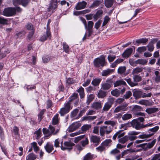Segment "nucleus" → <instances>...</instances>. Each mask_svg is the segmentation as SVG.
<instances>
[{"instance_id":"obj_1","label":"nucleus","mask_w":160,"mask_h":160,"mask_svg":"<svg viewBox=\"0 0 160 160\" xmlns=\"http://www.w3.org/2000/svg\"><path fill=\"white\" fill-rule=\"evenodd\" d=\"M73 106L71 103L68 101L64 103V107L61 108L59 112L61 116H64L69 112L72 108Z\"/></svg>"},{"instance_id":"obj_2","label":"nucleus","mask_w":160,"mask_h":160,"mask_svg":"<svg viewBox=\"0 0 160 160\" xmlns=\"http://www.w3.org/2000/svg\"><path fill=\"white\" fill-rule=\"evenodd\" d=\"M51 22V19H49L48 20L47 25L46 34H43L40 38V40L42 42H44L48 38L49 40H50L51 39L52 35L49 26Z\"/></svg>"},{"instance_id":"obj_3","label":"nucleus","mask_w":160,"mask_h":160,"mask_svg":"<svg viewBox=\"0 0 160 160\" xmlns=\"http://www.w3.org/2000/svg\"><path fill=\"white\" fill-rule=\"evenodd\" d=\"M58 0H51L49 6L48 8V12H51V14L54 13L58 6Z\"/></svg>"},{"instance_id":"obj_4","label":"nucleus","mask_w":160,"mask_h":160,"mask_svg":"<svg viewBox=\"0 0 160 160\" xmlns=\"http://www.w3.org/2000/svg\"><path fill=\"white\" fill-rule=\"evenodd\" d=\"M15 10L14 8H5L3 12V15L6 17H10L15 15Z\"/></svg>"},{"instance_id":"obj_5","label":"nucleus","mask_w":160,"mask_h":160,"mask_svg":"<svg viewBox=\"0 0 160 160\" xmlns=\"http://www.w3.org/2000/svg\"><path fill=\"white\" fill-rule=\"evenodd\" d=\"M94 65L96 68H99L100 66L103 67L105 63V59L104 58H97L93 61Z\"/></svg>"},{"instance_id":"obj_6","label":"nucleus","mask_w":160,"mask_h":160,"mask_svg":"<svg viewBox=\"0 0 160 160\" xmlns=\"http://www.w3.org/2000/svg\"><path fill=\"white\" fill-rule=\"evenodd\" d=\"M114 99L113 98H110L108 99L103 107V110L104 111H108L111 108L112 104L114 103Z\"/></svg>"},{"instance_id":"obj_7","label":"nucleus","mask_w":160,"mask_h":160,"mask_svg":"<svg viewBox=\"0 0 160 160\" xmlns=\"http://www.w3.org/2000/svg\"><path fill=\"white\" fill-rule=\"evenodd\" d=\"M111 80H107V83L102 84L101 88L103 90H108L112 86V82Z\"/></svg>"},{"instance_id":"obj_8","label":"nucleus","mask_w":160,"mask_h":160,"mask_svg":"<svg viewBox=\"0 0 160 160\" xmlns=\"http://www.w3.org/2000/svg\"><path fill=\"white\" fill-rule=\"evenodd\" d=\"M90 141L91 142L95 144L96 146H97L101 142L100 138L96 135H92L90 138Z\"/></svg>"},{"instance_id":"obj_9","label":"nucleus","mask_w":160,"mask_h":160,"mask_svg":"<svg viewBox=\"0 0 160 160\" xmlns=\"http://www.w3.org/2000/svg\"><path fill=\"white\" fill-rule=\"evenodd\" d=\"M81 126V124L80 123L77 122H74L68 128L69 131L72 132L78 129Z\"/></svg>"},{"instance_id":"obj_10","label":"nucleus","mask_w":160,"mask_h":160,"mask_svg":"<svg viewBox=\"0 0 160 160\" xmlns=\"http://www.w3.org/2000/svg\"><path fill=\"white\" fill-rule=\"evenodd\" d=\"M44 148L46 152L49 153L51 152L54 150L53 145L50 142H48Z\"/></svg>"},{"instance_id":"obj_11","label":"nucleus","mask_w":160,"mask_h":160,"mask_svg":"<svg viewBox=\"0 0 160 160\" xmlns=\"http://www.w3.org/2000/svg\"><path fill=\"white\" fill-rule=\"evenodd\" d=\"M87 4V2L84 1L82 2H79L75 7V9L77 10L83 9L86 7Z\"/></svg>"},{"instance_id":"obj_12","label":"nucleus","mask_w":160,"mask_h":160,"mask_svg":"<svg viewBox=\"0 0 160 160\" xmlns=\"http://www.w3.org/2000/svg\"><path fill=\"white\" fill-rule=\"evenodd\" d=\"M148 41V39L145 38H141L137 39L135 42H133V43L134 45L138 46L141 43H143V44L146 43Z\"/></svg>"},{"instance_id":"obj_13","label":"nucleus","mask_w":160,"mask_h":160,"mask_svg":"<svg viewBox=\"0 0 160 160\" xmlns=\"http://www.w3.org/2000/svg\"><path fill=\"white\" fill-rule=\"evenodd\" d=\"M11 133L12 136L18 137L20 136L19 128L17 126H15L11 130Z\"/></svg>"},{"instance_id":"obj_14","label":"nucleus","mask_w":160,"mask_h":160,"mask_svg":"<svg viewBox=\"0 0 160 160\" xmlns=\"http://www.w3.org/2000/svg\"><path fill=\"white\" fill-rule=\"evenodd\" d=\"M148 62V61L145 59H138L134 62H132L131 61H130L129 62L130 65H133V64L135 63L136 64H141L145 65Z\"/></svg>"},{"instance_id":"obj_15","label":"nucleus","mask_w":160,"mask_h":160,"mask_svg":"<svg viewBox=\"0 0 160 160\" xmlns=\"http://www.w3.org/2000/svg\"><path fill=\"white\" fill-rule=\"evenodd\" d=\"M132 52V49L131 48H128L122 54V57L123 58H128L131 54Z\"/></svg>"},{"instance_id":"obj_16","label":"nucleus","mask_w":160,"mask_h":160,"mask_svg":"<svg viewBox=\"0 0 160 160\" xmlns=\"http://www.w3.org/2000/svg\"><path fill=\"white\" fill-rule=\"evenodd\" d=\"M142 92L134 89L133 90V95L136 99L140 98L142 97Z\"/></svg>"},{"instance_id":"obj_17","label":"nucleus","mask_w":160,"mask_h":160,"mask_svg":"<svg viewBox=\"0 0 160 160\" xmlns=\"http://www.w3.org/2000/svg\"><path fill=\"white\" fill-rule=\"evenodd\" d=\"M103 13V10L102 9L98 10L95 14L93 16V18L94 21H97Z\"/></svg>"},{"instance_id":"obj_18","label":"nucleus","mask_w":160,"mask_h":160,"mask_svg":"<svg viewBox=\"0 0 160 160\" xmlns=\"http://www.w3.org/2000/svg\"><path fill=\"white\" fill-rule=\"evenodd\" d=\"M59 114L58 113L56 114L52 119V124L53 125H58L59 123Z\"/></svg>"},{"instance_id":"obj_19","label":"nucleus","mask_w":160,"mask_h":160,"mask_svg":"<svg viewBox=\"0 0 160 160\" xmlns=\"http://www.w3.org/2000/svg\"><path fill=\"white\" fill-rule=\"evenodd\" d=\"M159 111V109L156 108H149L146 109L145 112L148 114L155 113Z\"/></svg>"},{"instance_id":"obj_20","label":"nucleus","mask_w":160,"mask_h":160,"mask_svg":"<svg viewBox=\"0 0 160 160\" xmlns=\"http://www.w3.org/2000/svg\"><path fill=\"white\" fill-rule=\"evenodd\" d=\"M114 69L108 68L106 70H103L102 72V76H106L112 73L114 71Z\"/></svg>"},{"instance_id":"obj_21","label":"nucleus","mask_w":160,"mask_h":160,"mask_svg":"<svg viewBox=\"0 0 160 160\" xmlns=\"http://www.w3.org/2000/svg\"><path fill=\"white\" fill-rule=\"evenodd\" d=\"M92 107L96 110L101 109L102 108L101 103L99 102H94L92 104Z\"/></svg>"},{"instance_id":"obj_22","label":"nucleus","mask_w":160,"mask_h":160,"mask_svg":"<svg viewBox=\"0 0 160 160\" xmlns=\"http://www.w3.org/2000/svg\"><path fill=\"white\" fill-rule=\"evenodd\" d=\"M95 158L94 154H92L90 152H88L83 157V160H92L94 159Z\"/></svg>"},{"instance_id":"obj_23","label":"nucleus","mask_w":160,"mask_h":160,"mask_svg":"<svg viewBox=\"0 0 160 160\" xmlns=\"http://www.w3.org/2000/svg\"><path fill=\"white\" fill-rule=\"evenodd\" d=\"M77 91L79 93L80 98L82 99L84 98L85 93L84 89L81 86Z\"/></svg>"},{"instance_id":"obj_24","label":"nucleus","mask_w":160,"mask_h":160,"mask_svg":"<svg viewBox=\"0 0 160 160\" xmlns=\"http://www.w3.org/2000/svg\"><path fill=\"white\" fill-rule=\"evenodd\" d=\"M135 152V150L134 149H132L131 148L124 150L121 153V157L123 158L125 155L129 153L133 152Z\"/></svg>"},{"instance_id":"obj_25","label":"nucleus","mask_w":160,"mask_h":160,"mask_svg":"<svg viewBox=\"0 0 160 160\" xmlns=\"http://www.w3.org/2000/svg\"><path fill=\"white\" fill-rule=\"evenodd\" d=\"M46 112V110L45 109H42L38 115V120L39 122H40L44 118L43 115Z\"/></svg>"},{"instance_id":"obj_26","label":"nucleus","mask_w":160,"mask_h":160,"mask_svg":"<svg viewBox=\"0 0 160 160\" xmlns=\"http://www.w3.org/2000/svg\"><path fill=\"white\" fill-rule=\"evenodd\" d=\"M102 0H95L90 6V7L91 8H94L98 7L102 3Z\"/></svg>"},{"instance_id":"obj_27","label":"nucleus","mask_w":160,"mask_h":160,"mask_svg":"<svg viewBox=\"0 0 160 160\" xmlns=\"http://www.w3.org/2000/svg\"><path fill=\"white\" fill-rule=\"evenodd\" d=\"M113 0H105V6L108 8L112 7L113 4Z\"/></svg>"},{"instance_id":"obj_28","label":"nucleus","mask_w":160,"mask_h":160,"mask_svg":"<svg viewBox=\"0 0 160 160\" xmlns=\"http://www.w3.org/2000/svg\"><path fill=\"white\" fill-rule=\"evenodd\" d=\"M78 94L74 92L69 98V100L68 102L71 103V102L74 100L77 99L78 98Z\"/></svg>"},{"instance_id":"obj_29","label":"nucleus","mask_w":160,"mask_h":160,"mask_svg":"<svg viewBox=\"0 0 160 160\" xmlns=\"http://www.w3.org/2000/svg\"><path fill=\"white\" fill-rule=\"evenodd\" d=\"M156 142V139H154L152 142H149L148 143H146L147 144L145 147V148H147V150H148V149H150L152 148L155 145Z\"/></svg>"},{"instance_id":"obj_30","label":"nucleus","mask_w":160,"mask_h":160,"mask_svg":"<svg viewBox=\"0 0 160 160\" xmlns=\"http://www.w3.org/2000/svg\"><path fill=\"white\" fill-rule=\"evenodd\" d=\"M126 85L127 84L125 81L123 80H120L117 81L114 83V87H116L120 85Z\"/></svg>"},{"instance_id":"obj_31","label":"nucleus","mask_w":160,"mask_h":160,"mask_svg":"<svg viewBox=\"0 0 160 160\" xmlns=\"http://www.w3.org/2000/svg\"><path fill=\"white\" fill-rule=\"evenodd\" d=\"M107 95L106 92L102 90H99L98 93V97L99 98H103Z\"/></svg>"},{"instance_id":"obj_32","label":"nucleus","mask_w":160,"mask_h":160,"mask_svg":"<svg viewBox=\"0 0 160 160\" xmlns=\"http://www.w3.org/2000/svg\"><path fill=\"white\" fill-rule=\"evenodd\" d=\"M91 126L89 124H85L82 126L81 127V131L82 133L86 132L88 130L91 128Z\"/></svg>"},{"instance_id":"obj_33","label":"nucleus","mask_w":160,"mask_h":160,"mask_svg":"<svg viewBox=\"0 0 160 160\" xmlns=\"http://www.w3.org/2000/svg\"><path fill=\"white\" fill-rule=\"evenodd\" d=\"M102 79L101 78H96L94 79L92 82V84L94 86H97L99 85Z\"/></svg>"},{"instance_id":"obj_34","label":"nucleus","mask_w":160,"mask_h":160,"mask_svg":"<svg viewBox=\"0 0 160 160\" xmlns=\"http://www.w3.org/2000/svg\"><path fill=\"white\" fill-rule=\"evenodd\" d=\"M125 80L127 82L128 84L131 87H134V86H136L138 85V83L136 82H133L131 78H125Z\"/></svg>"},{"instance_id":"obj_35","label":"nucleus","mask_w":160,"mask_h":160,"mask_svg":"<svg viewBox=\"0 0 160 160\" xmlns=\"http://www.w3.org/2000/svg\"><path fill=\"white\" fill-rule=\"evenodd\" d=\"M37 158V156L33 153H29L27 156L26 160H35Z\"/></svg>"},{"instance_id":"obj_36","label":"nucleus","mask_w":160,"mask_h":160,"mask_svg":"<svg viewBox=\"0 0 160 160\" xmlns=\"http://www.w3.org/2000/svg\"><path fill=\"white\" fill-rule=\"evenodd\" d=\"M95 96L92 94H91L88 96L87 98V100L86 101V103L87 105H89L90 102H92L94 99Z\"/></svg>"},{"instance_id":"obj_37","label":"nucleus","mask_w":160,"mask_h":160,"mask_svg":"<svg viewBox=\"0 0 160 160\" xmlns=\"http://www.w3.org/2000/svg\"><path fill=\"white\" fill-rule=\"evenodd\" d=\"M132 117V116L131 114L130 113H126L123 115L122 117V118L123 120L125 121L128 120Z\"/></svg>"},{"instance_id":"obj_38","label":"nucleus","mask_w":160,"mask_h":160,"mask_svg":"<svg viewBox=\"0 0 160 160\" xmlns=\"http://www.w3.org/2000/svg\"><path fill=\"white\" fill-rule=\"evenodd\" d=\"M0 146L2 149V151L4 154L7 157L8 156V153L7 152V148L6 146L3 144H1Z\"/></svg>"},{"instance_id":"obj_39","label":"nucleus","mask_w":160,"mask_h":160,"mask_svg":"<svg viewBox=\"0 0 160 160\" xmlns=\"http://www.w3.org/2000/svg\"><path fill=\"white\" fill-rule=\"evenodd\" d=\"M126 69V67L124 66L119 67L118 70V73L120 74H122L125 72Z\"/></svg>"},{"instance_id":"obj_40","label":"nucleus","mask_w":160,"mask_h":160,"mask_svg":"<svg viewBox=\"0 0 160 160\" xmlns=\"http://www.w3.org/2000/svg\"><path fill=\"white\" fill-rule=\"evenodd\" d=\"M48 129H49L50 133L49 135L52 134L55 135L57 133V132H55V128L51 125H49L48 127Z\"/></svg>"},{"instance_id":"obj_41","label":"nucleus","mask_w":160,"mask_h":160,"mask_svg":"<svg viewBox=\"0 0 160 160\" xmlns=\"http://www.w3.org/2000/svg\"><path fill=\"white\" fill-rule=\"evenodd\" d=\"M63 48L64 51L67 53L69 54L70 50L68 45L66 43L63 42Z\"/></svg>"},{"instance_id":"obj_42","label":"nucleus","mask_w":160,"mask_h":160,"mask_svg":"<svg viewBox=\"0 0 160 160\" xmlns=\"http://www.w3.org/2000/svg\"><path fill=\"white\" fill-rule=\"evenodd\" d=\"M133 79L134 82H135L137 83L141 81L142 78L139 75L137 74L134 76Z\"/></svg>"},{"instance_id":"obj_43","label":"nucleus","mask_w":160,"mask_h":160,"mask_svg":"<svg viewBox=\"0 0 160 160\" xmlns=\"http://www.w3.org/2000/svg\"><path fill=\"white\" fill-rule=\"evenodd\" d=\"M143 70L142 68H139V67L133 69L132 72V74H137L138 73L141 72Z\"/></svg>"},{"instance_id":"obj_44","label":"nucleus","mask_w":160,"mask_h":160,"mask_svg":"<svg viewBox=\"0 0 160 160\" xmlns=\"http://www.w3.org/2000/svg\"><path fill=\"white\" fill-rule=\"evenodd\" d=\"M34 134L37 135L36 137V139H38L40 138L42 135L41 128H39L38 130L35 131L34 132Z\"/></svg>"},{"instance_id":"obj_45","label":"nucleus","mask_w":160,"mask_h":160,"mask_svg":"<svg viewBox=\"0 0 160 160\" xmlns=\"http://www.w3.org/2000/svg\"><path fill=\"white\" fill-rule=\"evenodd\" d=\"M111 94L116 97L119 96L120 94V92L118 89H115L112 91L111 92Z\"/></svg>"},{"instance_id":"obj_46","label":"nucleus","mask_w":160,"mask_h":160,"mask_svg":"<svg viewBox=\"0 0 160 160\" xmlns=\"http://www.w3.org/2000/svg\"><path fill=\"white\" fill-rule=\"evenodd\" d=\"M79 112V109L77 108L74 109L71 113L70 116L71 118H74Z\"/></svg>"},{"instance_id":"obj_47","label":"nucleus","mask_w":160,"mask_h":160,"mask_svg":"<svg viewBox=\"0 0 160 160\" xmlns=\"http://www.w3.org/2000/svg\"><path fill=\"white\" fill-rule=\"evenodd\" d=\"M127 137V135H126L122 138H119L118 140V142L122 144H124L128 141Z\"/></svg>"},{"instance_id":"obj_48","label":"nucleus","mask_w":160,"mask_h":160,"mask_svg":"<svg viewBox=\"0 0 160 160\" xmlns=\"http://www.w3.org/2000/svg\"><path fill=\"white\" fill-rule=\"evenodd\" d=\"M120 151L117 148H115L112 150H111L110 153L111 155H115L117 154L120 153Z\"/></svg>"},{"instance_id":"obj_49","label":"nucleus","mask_w":160,"mask_h":160,"mask_svg":"<svg viewBox=\"0 0 160 160\" xmlns=\"http://www.w3.org/2000/svg\"><path fill=\"white\" fill-rule=\"evenodd\" d=\"M138 122V120L135 119L132 120L129 123H128V124L130 125V126H132L133 128H134L136 126V125ZM127 124L128 125V123H127Z\"/></svg>"},{"instance_id":"obj_50","label":"nucleus","mask_w":160,"mask_h":160,"mask_svg":"<svg viewBox=\"0 0 160 160\" xmlns=\"http://www.w3.org/2000/svg\"><path fill=\"white\" fill-rule=\"evenodd\" d=\"M35 30H33L29 32L27 36V38L29 40H32V37L34 34Z\"/></svg>"},{"instance_id":"obj_51","label":"nucleus","mask_w":160,"mask_h":160,"mask_svg":"<svg viewBox=\"0 0 160 160\" xmlns=\"http://www.w3.org/2000/svg\"><path fill=\"white\" fill-rule=\"evenodd\" d=\"M97 151L102 152L106 150L105 148L103 145H102L101 144L98 147L96 148Z\"/></svg>"},{"instance_id":"obj_52","label":"nucleus","mask_w":160,"mask_h":160,"mask_svg":"<svg viewBox=\"0 0 160 160\" xmlns=\"http://www.w3.org/2000/svg\"><path fill=\"white\" fill-rule=\"evenodd\" d=\"M112 141V140L110 139L106 140L101 143V145L107 147L109 143L111 142Z\"/></svg>"},{"instance_id":"obj_53","label":"nucleus","mask_w":160,"mask_h":160,"mask_svg":"<svg viewBox=\"0 0 160 160\" xmlns=\"http://www.w3.org/2000/svg\"><path fill=\"white\" fill-rule=\"evenodd\" d=\"M85 136V135H82L75 138L74 140V142L75 143H77L79 141L81 140L82 139L84 138Z\"/></svg>"},{"instance_id":"obj_54","label":"nucleus","mask_w":160,"mask_h":160,"mask_svg":"<svg viewBox=\"0 0 160 160\" xmlns=\"http://www.w3.org/2000/svg\"><path fill=\"white\" fill-rule=\"evenodd\" d=\"M110 20V18L108 16H106L104 18V20L102 24V26H105Z\"/></svg>"},{"instance_id":"obj_55","label":"nucleus","mask_w":160,"mask_h":160,"mask_svg":"<svg viewBox=\"0 0 160 160\" xmlns=\"http://www.w3.org/2000/svg\"><path fill=\"white\" fill-rule=\"evenodd\" d=\"M8 21L3 18L0 17V24L3 25H7L8 23L7 22Z\"/></svg>"},{"instance_id":"obj_56","label":"nucleus","mask_w":160,"mask_h":160,"mask_svg":"<svg viewBox=\"0 0 160 160\" xmlns=\"http://www.w3.org/2000/svg\"><path fill=\"white\" fill-rule=\"evenodd\" d=\"M93 22L92 21H89L88 22V26H87V29H92L93 26Z\"/></svg>"},{"instance_id":"obj_57","label":"nucleus","mask_w":160,"mask_h":160,"mask_svg":"<svg viewBox=\"0 0 160 160\" xmlns=\"http://www.w3.org/2000/svg\"><path fill=\"white\" fill-rule=\"evenodd\" d=\"M26 28L28 30L33 31V30H35V29H33V25L31 23H28L27 25L26 26Z\"/></svg>"},{"instance_id":"obj_58","label":"nucleus","mask_w":160,"mask_h":160,"mask_svg":"<svg viewBox=\"0 0 160 160\" xmlns=\"http://www.w3.org/2000/svg\"><path fill=\"white\" fill-rule=\"evenodd\" d=\"M132 95V92L130 91L126 92V94L124 95L123 98L125 99L129 98Z\"/></svg>"},{"instance_id":"obj_59","label":"nucleus","mask_w":160,"mask_h":160,"mask_svg":"<svg viewBox=\"0 0 160 160\" xmlns=\"http://www.w3.org/2000/svg\"><path fill=\"white\" fill-rule=\"evenodd\" d=\"M147 50V48L145 46H142L141 47H138L137 49V51L140 53H141L142 52H143L146 51Z\"/></svg>"},{"instance_id":"obj_60","label":"nucleus","mask_w":160,"mask_h":160,"mask_svg":"<svg viewBox=\"0 0 160 160\" xmlns=\"http://www.w3.org/2000/svg\"><path fill=\"white\" fill-rule=\"evenodd\" d=\"M64 146L68 147H72L75 145V144L71 142H65L64 143Z\"/></svg>"},{"instance_id":"obj_61","label":"nucleus","mask_w":160,"mask_h":160,"mask_svg":"<svg viewBox=\"0 0 160 160\" xmlns=\"http://www.w3.org/2000/svg\"><path fill=\"white\" fill-rule=\"evenodd\" d=\"M42 132L44 135L48 134V136H46V137H48L50 136L49 135V133H50V131L46 128H44L42 129Z\"/></svg>"},{"instance_id":"obj_62","label":"nucleus","mask_w":160,"mask_h":160,"mask_svg":"<svg viewBox=\"0 0 160 160\" xmlns=\"http://www.w3.org/2000/svg\"><path fill=\"white\" fill-rule=\"evenodd\" d=\"M80 143L83 147H84L85 145L88 144L89 143V141L88 138H86L85 140L81 141Z\"/></svg>"},{"instance_id":"obj_63","label":"nucleus","mask_w":160,"mask_h":160,"mask_svg":"<svg viewBox=\"0 0 160 160\" xmlns=\"http://www.w3.org/2000/svg\"><path fill=\"white\" fill-rule=\"evenodd\" d=\"M50 58L48 55L43 56L42 58V61L44 63H47L50 60Z\"/></svg>"},{"instance_id":"obj_64","label":"nucleus","mask_w":160,"mask_h":160,"mask_svg":"<svg viewBox=\"0 0 160 160\" xmlns=\"http://www.w3.org/2000/svg\"><path fill=\"white\" fill-rule=\"evenodd\" d=\"M128 104L127 103H125L120 106L121 111H127L128 109V108L127 106Z\"/></svg>"}]
</instances>
